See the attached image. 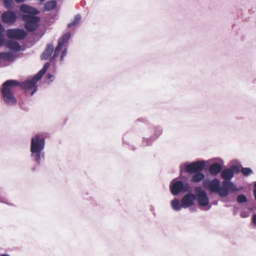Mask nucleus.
Returning a JSON list of instances; mask_svg holds the SVG:
<instances>
[{"instance_id": "nucleus-13", "label": "nucleus", "mask_w": 256, "mask_h": 256, "mask_svg": "<svg viewBox=\"0 0 256 256\" xmlns=\"http://www.w3.org/2000/svg\"><path fill=\"white\" fill-rule=\"evenodd\" d=\"M239 171L238 166H232V168L224 169L221 173V176L224 180H230L233 178L234 172H238Z\"/></svg>"}, {"instance_id": "nucleus-36", "label": "nucleus", "mask_w": 256, "mask_h": 256, "mask_svg": "<svg viewBox=\"0 0 256 256\" xmlns=\"http://www.w3.org/2000/svg\"><path fill=\"white\" fill-rule=\"evenodd\" d=\"M254 196L255 200H256V183L254 185Z\"/></svg>"}, {"instance_id": "nucleus-12", "label": "nucleus", "mask_w": 256, "mask_h": 256, "mask_svg": "<svg viewBox=\"0 0 256 256\" xmlns=\"http://www.w3.org/2000/svg\"><path fill=\"white\" fill-rule=\"evenodd\" d=\"M0 92L4 100L8 104H14L16 103V99L12 90H0Z\"/></svg>"}, {"instance_id": "nucleus-29", "label": "nucleus", "mask_w": 256, "mask_h": 256, "mask_svg": "<svg viewBox=\"0 0 256 256\" xmlns=\"http://www.w3.org/2000/svg\"><path fill=\"white\" fill-rule=\"evenodd\" d=\"M237 200L240 203L246 202H247V198L246 196L241 194L238 196Z\"/></svg>"}, {"instance_id": "nucleus-9", "label": "nucleus", "mask_w": 256, "mask_h": 256, "mask_svg": "<svg viewBox=\"0 0 256 256\" xmlns=\"http://www.w3.org/2000/svg\"><path fill=\"white\" fill-rule=\"evenodd\" d=\"M198 204L202 206H206L209 204V199L206 192L200 188L197 187L195 189Z\"/></svg>"}, {"instance_id": "nucleus-38", "label": "nucleus", "mask_w": 256, "mask_h": 256, "mask_svg": "<svg viewBox=\"0 0 256 256\" xmlns=\"http://www.w3.org/2000/svg\"><path fill=\"white\" fill-rule=\"evenodd\" d=\"M14 1L17 3H22L26 1V0H14Z\"/></svg>"}, {"instance_id": "nucleus-4", "label": "nucleus", "mask_w": 256, "mask_h": 256, "mask_svg": "<svg viewBox=\"0 0 256 256\" xmlns=\"http://www.w3.org/2000/svg\"><path fill=\"white\" fill-rule=\"evenodd\" d=\"M170 189L172 194L174 196H176L180 192H188L192 190V188L188 183H184L182 180L174 182L171 185Z\"/></svg>"}, {"instance_id": "nucleus-24", "label": "nucleus", "mask_w": 256, "mask_h": 256, "mask_svg": "<svg viewBox=\"0 0 256 256\" xmlns=\"http://www.w3.org/2000/svg\"><path fill=\"white\" fill-rule=\"evenodd\" d=\"M56 6V1L50 0L46 2L44 4L45 10H54Z\"/></svg>"}, {"instance_id": "nucleus-31", "label": "nucleus", "mask_w": 256, "mask_h": 256, "mask_svg": "<svg viewBox=\"0 0 256 256\" xmlns=\"http://www.w3.org/2000/svg\"><path fill=\"white\" fill-rule=\"evenodd\" d=\"M46 78L48 80H50V82H48L49 84L50 82L53 81V80H52V79L54 78V76L52 74H48L46 76Z\"/></svg>"}, {"instance_id": "nucleus-34", "label": "nucleus", "mask_w": 256, "mask_h": 256, "mask_svg": "<svg viewBox=\"0 0 256 256\" xmlns=\"http://www.w3.org/2000/svg\"><path fill=\"white\" fill-rule=\"evenodd\" d=\"M40 12L36 8H33L32 10V14L33 16H36Z\"/></svg>"}, {"instance_id": "nucleus-5", "label": "nucleus", "mask_w": 256, "mask_h": 256, "mask_svg": "<svg viewBox=\"0 0 256 256\" xmlns=\"http://www.w3.org/2000/svg\"><path fill=\"white\" fill-rule=\"evenodd\" d=\"M6 36L10 39L21 40L26 38L28 32L23 28H10L7 30Z\"/></svg>"}, {"instance_id": "nucleus-10", "label": "nucleus", "mask_w": 256, "mask_h": 256, "mask_svg": "<svg viewBox=\"0 0 256 256\" xmlns=\"http://www.w3.org/2000/svg\"><path fill=\"white\" fill-rule=\"evenodd\" d=\"M18 18L26 22L24 27L29 32H32V14H23L17 12Z\"/></svg>"}, {"instance_id": "nucleus-18", "label": "nucleus", "mask_w": 256, "mask_h": 256, "mask_svg": "<svg viewBox=\"0 0 256 256\" xmlns=\"http://www.w3.org/2000/svg\"><path fill=\"white\" fill-rule=\"evenodd\" d=\"M18 87L24 90H32V76H30V78L26 80L20 82Z\"/></svg>"}, {"instance_id": "nucleus-11", "label": "nucleus", "mask_w": 256, "mask_h": 256, "mask_svg": "<svg viewBox=\"0 0 256 256\" xmlns=\"http://www.w3.org/2000/svg\"><path fill=\"white\" fill-rule=\"evenodd\" d=\"M50 66V64L48 62H46L42 68L34 76H33V94L37 90L38 86L36 84V83L39 80H40L42 76L46 74V70Z\"/></svg>"}, {"instance_id": "nucleus-35", "label": "nucleus", "mask_w": 256, "mask_h": 256, "mask_svg": "<svg viewBox=\"0 0 256 256\" xmlns=\"http://www.w3.org/2000/svg\"><path fill=\"white\" fill-rule=\"evenodd\" d=\"M252 222L256 225V214H254L252 218Z\"/></svg>"}, {"instance_id": "nucleus-7", "label": "nucleus", "mask_w": 256, "mask_h": 256, "mask_svg": "<svg viewBox=\"0 0 256 256\" xmlns=\"http://www.w3.org/2000/svg\"><path fill=\"white\" fill-rule=\"evenodd\" d=\"M2 21L6 24H12L18 18L17 12L10 10L4 12L1 16Z\"/></svg>"}, {"instance_id": "nucleus-32", "label": "nucleus", "mask_w": 256, "mask_h": 256, "mask_svg": "<svg viewBox=\"0 0 256 256\" xmlns=\"http://www.w3.org/2000/svg\"><path fill=\"white\" fill-rule=\"evenodd\" d=\"M66 52H67L66 49H65L63 50V52H62V53L61 54L60 58V61L63 60L64 57L66 54Z\"/></svg>"}, {"instance_id": "nucleus-25", "label": "nucleus", "mask_w": 256, "mask_h": 256, "mask_svg": "<svg viewBox=\"0 0 256 256\" xmlns=\"http://www.w3.org/2000/svg\"><path fill=\"white\" fill-rule=\"evenodd\" d=\"M171 204L174 210H180L182 204L181 205L178 200L174 198L171 202Z\"/></svg>"}, {"instance_id": "nucleus-37", "label": "nucleus", "mask_w": 256, "mask_h": 256, "mask_svg": "<svg viewBox=\"0 0 256 256\" xmlns=\"http://www.w3.org/2000/svg\"><path fill=\"white\" fill-rule=\"evenodd\" d=\"M30 151L31 152L30 155L32 156V138L30 139Z\"/></svg>"}, {"instance_id": "nucleus-22", "label": "nucleus", "mask_w": 256, "mask_h": 256, "mask_svg": "<svg viewBox=\"0 0 256 256\" xmlns=\"http://www.w3.org/2000/svg\"><path fill=\"white\" fill-rule=\"evenodd\" d=\"M205 178L204 174L201 172L194 174L191 178V181L193 182H198L202 180Z\"/></svg>"}, {"instance_id": "nucleus-39", "label": "nucleus", "mask_w": 256, "mask_h": 256, "mask_svg": "<svg viewBox=\"0 0 256 256\" xmlns=\"http://www.w3.org/2000/svg\"><path fill=\"white\" fill-rule=\"evenodd\" d=\"M0 202H2V203H5V204H9V205L10 204H8V203L6 202L3 200V198H1V197H0Z\"/></svg>"}, {"instance_id": "nucleus-27", "label": "nucleus", "mask_w": 256, "mask_h": 256, "mask_svg": "<svg viewBox=\"0 0 256 256\" xmlns=\"http://www.w3.org/2000/svg\"><path fill=\"white\" fill-rule=\"evenodd\" d=\"M81 17L80 14H77L75 16L74 20L70 22L68 25V26L70 28L76 25L78 23L80 20Z\"/></svg>"}, {"instance_id": "nucleus-19", "label": "nucleus", "mask_w": 256, "mask_h": 256, "mask_svg": "<svg viewBox=\"0 0 256 256\" xmlns=\"http://www.w3.org/2000/svg\"><path fill=\"white\" fill-rule=\"evenodd\" d=\"M54 52V46L52 44H50L47 45L46 50L42 53V58L44 60L48 59L52 54Z\"/></svg>"}, {"instance_id": "nucleus-14", "label": "nucleus", "mask_w": 256, "mask_h": 256, "mask_svg": "<svg viewBox=\"0 0 256 256\" xmlns=\"http://www.w3.org/2000/svg\"><path fill=\"white\" fill-rule=\"evenodd\" d=\"M5 46L12 52H18L21 50L20 44L14 40H7Z\"/></svg>"}, {"instance_id": "nucleus-40", "label": "nucleus", "mask_w": 256, "mask_h": 256, "mask_svg": "<svg viewBox=\"0 0 256 256\" xmlns=\"http://www.w3.org/2000/svg\"><path fill=\"white\" fill-rule=\"evenodd\" d=\"M0 256H10L7 254H1Z\"/></svg>"}, {"instance_id": "nucleus-17", "label": "nucleus", "mask_w": 256, "mask_h": 256, "mask_svg": "<svg viewBox=\"0 0 256 256\" xmlns=\"http://www.w3.org/2000/svg\"><path fill=\"white\" fill-rule=\"evenodd\" d=\"M222 170V166L218 163L212 164L208 169L210 174L213 176H216Z\"/></svg>"}, {"instance_id": "nucleus-6", "label": "nucleus", "mask_w": 256, "mask_h": 256, "mask_svg": "<svg viewBox=\"0 0 256 256\" xmlns=\"http://www.w3.org/2000/svg\"><path fill=\"white\" fill-rule=\"evenodd\" d=\"M206 165L204 161H196L191 162L185 166L186 172L190 174L204 170Z\"/></svg>"}, {"instance_id": "nucleus-33", "label": "nucleus", "mask_w": 256, "mask_h": 256, "mask_svg": "<svg viewBox=\"0 0 256 256\" xmlns=\"http://www.w3.org/2000/svg\"><path fill=\"white\" fill-rule=\"evenodd\" d=\"M5 32V28L2 24L0 22V34H4Z\"/></svg>"}, {"instance_id": "nucleus-21", "label": "nucleus", "mask_w": 256, "mask_h": 256, "mask_svg": "<svg viewBox=\"0 0 256 256\" xmlns=\"http://www.w3.org/2000/svg\"><path fill=\"white\" fill-rule=\"evenodd\" d=\"M222 188H224L227 191V196L229 194V191H234L236 190L234 185L229 180H224L222 182Z\"/></svg>"}, {"instance_id": "nucleus-1", "label": "nucleus", "mask_w": 256, "mask_h": 256, "mask_svg": "<svg viewBox=\"0 0 256 256\" xmlns=\"http://www.w3.org/2000/svg\"><path fill=\"white\" fill-rule=\"evenodd\" d=\"M45 144L44 138L42 136L36 135L33 138V156H35V160L39 164L41 157H44V153H42Z\"/></svg>"}, {"instance_id": "nucleus-20", "label": "nucleus", "mask_w": 256, "mask_h": 256, "mask_svg": "<svg viewBox=\"0 0 256 256\" xmlns=\"http://www.w3.org/2000/svg\"><path fill=\"white\" fill-rule=\"evenodd\" d=\"M0 59L6 60L8 62H12L14 60L16 56L10 52H0Z\"/></svg>"}, {"instance_id": "nucleus-3", "label": "nucleus", "mask_w": 256, "mask_h": 256, "mask_svg": "<svg viewBox=\"0 0 256 256\" xmlns=\"http://www.w3.org/2000/svg\"><path fill=\"white\" fill-rule=\"evenodd\" d=\"M40 18L36 16H32L33 43L37 42L44 34L45 26L40 24Z\"/></svg>"}, {"instance_id": "nucleus-16", "label": "nucleus", "mask_w": 256, "mask_h": 256, "mask_svg": "<svg viewBox=\"0 0 256 256\" xmlns=\"http://www.w3.org/2000/svg\"><path fill=\"white\" fill-rule=\"evenodd\" d=\"M196 199V197L194 194L191 193L186 194L182 200V206L187 208L192 205Z\"/></svg>"}, {"instance_id": "nucleus-30", "label": "nucleus", "mask_w": 256, "mask_h": 256, "mask_svg": "<svg viewBox=\"0 0 256 256\" xmlns=\"http://www.w3.org/2000/svg\"><path fill=\"white\" fill-rule=\"evenodd\" d=\"M6 40L4 37V34H0V46L6 45Z\"/></svg>"}, {"instance_id": "nucleus-28", "label": "nucleus", "mask_w": 256, "mask_h": 256, "mask_svg": "<svg viewBox=\"0 0 256 256\" xmlns=\"http://www.w3.org/2000/svg\"><path fill=\"white\" fill-rule=\"evenodd\" d=\"M244 176H248L252 172V170L248 168H243L241 170Z\"/></svg>"}, {"instance_id": "nucleus-26", "label": "nucleus", "mask_w": 256, "mask_h": 256, "mask_svg": "<svg viewBox=\"0 0 256 256\" xmlns=\"http://www.w3.org/2000/svg\"><path fill=\"white\" fill-rule=\"evenodd\" d=\"M3 2L6 8L9 10L13 8L14 6V1L13 0H3Z\"/></svg>"}, {"instance_id": "nucleus-8", "label": "nucleus", "mask_w": 256, "mask_h": 256, "mask_svg": "<svg viewBox=\"0 0 256 256\" xmlns=\"http://www.w3.org/2000/svg\"><path fill=\"white\" fill-rule=\"evenodd\" d=\"M70 32L65 34L62 38L58 40V44L55 48L54 54L52 59L54 60L60 54V51L62 48V46L66 44L69 38H70Z\"/></svg>"}, {"instance_id": "nucleus-15", "label": "nucleus", "mask_w": 256, "mask_h": 256, "mask_svg": "<svg viewBox=\"0 0 256 256\" xmlns=\"http://www.w3.org/2000/svg\"><path fill=\"white\" fill-rule=\"evenodd\" d=\"M20 82L16 80H8L2 83L0 90H11V88L18 87Z\"/></svg>"}, {"instance_id": "nucleus-2", "label": "nucleus", "mask_w": 256, "mask_h": 256, "mask_svg": "<svg viewBox=\"0 0 256 256\" xmlns=\"http://www.w3.org/2000/svg\"><path fill=\"white\" fill-rule=\"evenodd\" d=\"M203 184L204 188H208L212 192H216L220 196H227V191L220 186V182L217 178L210 182L204 181Z\"/></svg>"}, {"instance_id": "nucleus-23", "label": "nucleus", "mask_w": 256, "mask_h": 256, "mask_svg": "<svg viewBox=\"0 0 256 256\" xmlns=\"http://www.w3.org/2000/svg\"><path fill=\"white\" fill-rule=\"evenodd\" d=\"M20 12L23 14H32V6L22 4L20 8Z\"/></svg>"}]
</instances>
